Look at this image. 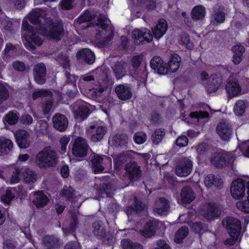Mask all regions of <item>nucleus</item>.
Masks as SVG:
<instances>
[{
    "label": "nucleus",
    "mask_w": 249,
    "mask_h": 249,
    "mask_svg": "<svg viewBox=\"0 0 249 249\" xmlns=\"http://www.w3.org/2000/svg\"><path fill=\"white\" fill-rule=\"evenodd\" d=\"M147 72L146 70V67H141L139 69L134 70L133 73V77L137 81L141 82H144L147 78Z\"/></svg>",
    "instance_id": "38"
},
{
    "label": "nucleus",
    "mask_w": 249,
    "mask_h": 249,
    "mask_svg": "<svg viewBox=\"0 0 249 249\" xmlns=\"http://www.w3.org/2000/svg\"><path fill=\"white\" fill-rule=\"evenodd\" d=\"M45 22L44 26L39 25L36 27L37 32L52 39L59 40L63 35L62 24L58 21L53 22L51 19H47Z\"/></svg>",
    "instance_id": "3"
},
{
    "label": "nucleus",
    "mask_w": 249,
    "mask_h": 249,
    "mask_svg": "<svg viewBox=\"0 0 249 249\" xmlns=\"http://www.w3.org/2000/svg\"><path fill=\"white\" fill-rule=\"evenodd\" d=\"M22 168L19 167H15L12 172V175L10 179L11 184L17 183L19 181V175L20 174Z\"/></svg>",
    "instance_id": "50"
},
{
    "label": "nucleus",
    "mask_w": 249,
    "mask_h": 249,
    "mask_svg": "<svg viewBox=\"0 0 249 249\" xmlns=\"http://www.w3.org/2000/svg\"><path fill=\"white\" fill-rule=\"evenodd\" d=\"M127 69V64L124 62H117L114 68V72L117 79L125 75Z\"/></svg>",
    "instance_id": "32"
},
{
    "label": "nucleus",
    "mask_w": 249,
    "mask_h": 249,
    "mask_svg": "<svg viewBox=\"0 0 249 249\" xmlns=\"http://www.w3.org/2000/svg\"><path fill=\"white\" fill-rule=\"evenodd\" d=\"M107 128L104 126L96 127L91 125L87 129V132L90 135V140L94 142L101 141L107 132Z\"/></svg>",
    "instance_id": "13"
},
{
    "label": "nucleus",
    "mask_w": 249,
    "mask_h": 249,
    "mask_svg": "<svg viewBox=\"0 0 249 249\" xmlns=\"http://www.w3.org/2000/svg\"><path fill=\"white\" fill-rule=\"evenodd\" d=\"M53 106V102L52 99L46 101L45 103H42L41 107L44 114H48L51 111Z\"/></svg>",
    "instance_id": "58"
},
{
    "label": "nucleus",
    "mask_w": 249,
    "mask_h": 249,
    "mask_svg": "<svg viewBox=\"0 0 249 249\" xmlns=\"http://www.w3.org/2000/svg\"><path fill=\"white\" fill-rule=\"evenodd\" d=\"M23 176L24 181L26 183H33L36 180V173L29 168L22 169Z\"/></svg>",
    "instance_id": "37"
},
{
    "label": "nucleus",
    "mask_w": 249,
    "mask_h": 249,
    "mask_svg": "<svg viewBox=\"0 0 249 249\" xmlns=\"http://www.w3.org/2000/svg\"><path fill=\"white\" fill-rule=\"evenodd\" d=\"M133 139L136 143L141 144L146 141L147 136L143 133H136L133 136Z\"/></svg>",
    "instance_id": "56"
},
{
    "label": "nucleus",
    "mask_w": 249,
    "mask_h": 249,
    "mask_svg": "<svg viewBox=\"0 0 249 249\" xmlns=\"http://www.w3.org/2000/svg\"><path fill=\"white\" fill-rule=\"evenodd\" d=\"M18 119V114L10 112L5 117V121L10 125L16 124Z\"/></svg>",
    "instance_id": "51"
},
{
    "label": "nucleus",
    "mask_w": 249,
    "mask_h": 249,
    "mask_svg": "<svg viewBox=\"0 0 249 249\" xmlns=\"http://www.w3.org/2000/svg\"><path fill=\"white\" fill-rule=\"evenodd\" d=\"M51 92L45 89L38 90L34 92L32 94V97L34 100H36L39 97H43L47 96H51Z\"/></svg>",
    "instance_id": "57"
},
{
    "label": "nucleus",
    "mask_w": 249,
    "mask_h": 249,
    "mask_svg": "<svg viewBox=\"0 0 249 249\" xmlns=\"http://www.w3.org/2000/svg\"><path fill=\"white\" fill-rule=\"evenodd\" d=\"M188 143V139L186 136L178 137L176 140V144L180 147L185 146Z\"/></svg>",
    "instance_id": "64"
},
{
    "label": "nucleus",
    "mask_w": 249,
    "mask_h": 249,
    "mask_svg": "<svg viewBox=\"0 0 249 249\" xmlns=\"http://www.w3.org/2000/svg\"><path fill=\"white\" fill-rule=\"evenodd\" d=\"M125 170L131 181H137L142 176L140 167L136 162H129L125 165Z\"/></svg>",
    "instance_id": "14"
},
{
    "label": "nucleus",
    "mask_w": 249,
    "mask_h": 249,
    "mask_svg": "<svg viewBox=\"0 0 249 249\" xmlns=\"http://www.w3.org/2000/svg\"><path fill=\"white\" fill-rule=\"evenodd\" d=\"M115 91L119 99L123 101L129 100L132 96L130 88L124 85H119L116 86Z\"/></svg>",
    "instance_id": "22"
},
{
    "label": "nucleus",
    "mask_w": 249,
    "mask_h": 249,
    "mask_svg": "<svg viewBox=\"0 0 249 249\" xmlns=\"http://www.w3.org/2000/svg\"><path fill=\"white\" fill-rule=\"evenodd\" d=\"M222 83V79L221 76L216 74L211 75L206 86L207 91L210 93L216 91Z\"/></svg>",
    "instance_id": "19"
},
{
    "label": "nucleus",
    "mask_w": 249,
    "mask_h": 249,
    "mask_svg": "<svg viewBox=\"0 0 249 249\" xmlns=\"http://www.w3.org/2000/svg\"><path fill=\"white\" fill-rule=\"evenodd\" d=\"M226 90L228 96L233 98L240 95L242 88L236 80L229 78L226 85Z\"/></svg>",
    "instance_id": "15"
},
{
    "label": "nucleus",
    "mask_w": 249,
    "mask_h": 249,
    "mask_svg": "<svg viewBox=\"0 0 249 249\" xmlns=\"http://www.w3.org/2000/svg\"><path fill=\"white\" fill-rule=\"evenodd\" d=\"M17 52L18 49L16 46L11 43H6L5 48L2 51V54L4 55L3 58L14 56L17 54Z\"/></svg>",
    "instance_id": "41"
},
{
    "label": "nucleus",
    "mask_w": 249,
    "mask_h": 249,
    "mask_svg": "<svg viewBox=\"0 0 249 249\" xmlns=\"http://www.w3.org/2000/svg\"><path fill=\"white\" fill-rule=\"evenodd\" d=\"M37 234L42 238L44 249H59L60 243L59 239L53 235L44 234L42 230H38Z\"/></svg>",
    "instance_id": "7"
},
{
    "label": "nucleus",
    "mask_w": 249,
    "mask_h": 249,
    "mask_svg": "<svg viewBox=\"0 0 249 249\" xmlns=\"http://www.w3.org/2000/svg\"><path fill=\"white\" fill-rule=\"evenodd\" d=\"M157 229V223L155 220L147 222L144 230H140V233L144 237H149L155 234Z\"/></svg>",
    "instance_id": "27"
},
{
    "label": "nucleus",
    "mask_w": 249,
    "mask_h": 249,
    "mask_svg": "<svg viewBox=\"0 0 249 249\" xmlns=\"http://www.w3.org/2000/svg\"><path fill=\"white\" fill-rule=\"evenodd\" d=\"M220 214V211L214 204H209L207 207V211L204 213V217L207 219H210L213 217H217Z\"/></svg>",
    "instance_id": "34"
},
{
    "label": "nucleus",
    "mask_w": 249,
    "mask_h": 249,
    "mask_svg": "<svg viewBox=\"0 0 249 249\" xmlns=\"http://www.w3.org/2000/svg\"><path fill=\"white\" fill-rule=\"evenodd\" d=\"M73 0H62L60 2L61 8L64 10L71 9L73 7Z\"/></svg>",
    "instance_id": "61"
},
{
    "label": "nucleus",
    "mask_w": 249,
    "mask_h": 249,
    "mask_svg": "<svg viewBox=\"0 0 249 249\" xmlns=\"http://www.w3.org/2000/svg\"><path fill=\"white\" fill-rule=\"evenodd\" d=\"M121 243L123 249H143L142 246L141 244L133 242L128 239H123Z\"/></svg>",
    "instance_id": "44"
},
{
    "label": "nucleus",
    "mask_w": 249,
    "mask_h": 249,
    "mask_svg": "<svg viewBox=\"0 0 249 249\" xmlns=\"http://www.w3.org/2000/svg\"><path fill=\"white\" fill-rule=\"evenodd\" d=\"M245 50L244 47L241 45H237L234 47L233 62L235 64L237 65L242 61Z\"/></svg>",
    "instance_id": "35"
},
{
    "label": "nucleus",
    "mask_w": 249,
    "mask_h": 249,
    "mask_svg": "<svg viewBox=\"0 0 249 249\" xmlns=\"http://www.w3.org/2000/svg\"><path fill=\"white\" fill-rule=\"evenodd\" d=\"M247 108V103L243 100L237 101L234 106L233 111L236 115L241 116Z\"/></svg>",
    "instance_id": "42"
},
{
    "label": "nucleus",
    "mask_w": 249,
    "mask_h": 249,
    "mask_svg": "<svg viewBox=\"0 0 249 249\" xmlns=\"http://www.w3.org/2000/svg\"><path fill=\"white\" fill-rule=\"evenodd\" d=\"M104 90L105 89L103 87H99L89 89L88 93L91 98L96 99L101 96Z\"/></svg>",
    "instance_id": "49"
},
{
    "label": "nucleus",
    "mask_w": 249,
    "mask_h": 249,
    "mask_svg": "<svg viewBox=\"0 0 249 249\" xmlns=\"http://www.w3.org/2000/svg\"><path fill=\"white\" fill-rule=\"evenodd\" d=\"M248 184L247 199L236 203L237 208L246 213H249V182H248Z\"/></svg>",
    "instance_id": "46"
},
{
    "label": "nucleus",
    "mask_w": 249,
    "mask_h": 249,
    "mask_svg": "<svg viewBox=\"0 0 249 249\" xmlns=\"http://www.w3.org/2000/svg\"><path fill=\"white\" fill-rule=\"evenodd\" d=\"M110 159L106 156L102 157L99 155H94L91 159L92 168L95 173H99L104 169L105 163L110 161Z\"/></svg>",
    "instance_id": "17"
},
{
    "label": "nucleus",
    "mask_w": 249,
    "mask_h": 249,
    "mask_svg": "<svg viewBox=\"0 0 249 249\" xmlns=\"http://www.w3.org/2000/svg\"><path fill=\"white\" fill-rule=\"evenodd\" d=\"M34 196L35 198L33 200V203L37 208L44 207L49 202V198L42 191L36 192Z\"/></svg>",
    "instance_id": "26"
},
{
    "label": "nucleus",
    "mask_w": 249,
    "mask_h": 249,
    "mask_svg": "<svg viewBox=\"0 0 249 249\" xmlns=\"http://www.w3.org/2000/svg\"><path fill=\"white\" fill-rule=\"evenodd\" d=\"M128 138L126 134H116L113 137V144L117 147L125 146L127 143Z\"/></svg>",
    "instance_id": "39"
},
{
    "label": "nucleus",
    "mask_w": 249,
    "mask_h": 249,
    "mask_svg": "<svg viewBox=\"0 0 249 249\" xmlns=\"http://www.w3.org/2000/svg\"><path fill=\"white\" fill-rule=\"evenodd\" d=\"M225 13L221 10L215 11L213 16L212 22L217 24L223 23L225 20Z\"/></svg>",
    "instance_id": "48"
},
{
    "label": "nucleus",
    "mask_w": 249,
    "mask_h": 249,
    "mask_svg": "<svg viewBox=\"0 0 249 249\" xmlns=\"http://www.w3.org/2000/svg\"><path fill=\"white\" fill-rule=\"evenodd\" d=\"M233 129L231 124L227 121L222 120L217 124L216 132L221 139L228 141L232 134Z\"/></svg>",
    "instance_id": "8"
},
{
    "label": "nucleus",
    "mask_w": 249,
    "mask_h": 249,
    "mask_svg": "<svg viewBox=\"0 0 249 249\" xmlns=\"http://www.w3.org/2000/svg\"><path fill=\"white\" fill-rule=\"evenodd\" d=\"M209 115V113L207 111H202L192 112L189 114V116L191 118L196 119L197 121L199 119L208 118Z\"/></svg>",
    "instance_id": "55"
},
{
    "label": "nucleus",
    "mask_w": 249,
    "mask_h": 249,
    "mask_svg": "<svg viewBox=\"0 0 249 249\" xmlns=\"http://www.w3.org/2000/svg\"><path fill=\"white\" fill-rule=\"evenodd\" d=\"M205 15V8L201 5L195 6L193 8L191 12L192 18L195 21L202 19L204 17Z\"/></svg>",
    "instance_id": "36"
},
{
    "label": "nucleus",
    "mask_w": 249,
    "mask_h": 249,
    "mask_svg": "<svg viewBox=\"0 0 249 249\" xmlns=\"http://www.w3.org/2000/svg\"><path fill=\"white\" fill-rule=\"evenodd\" d=\"M56 60L64 69H67L69 68L70 60L68 56L66 54L59 55Z\"/></svg>",
    "instance_id": "52"
},
{
    "label": "nucleus",
    "mask_w": 249,
    "mask_h": 249,
    "mask_svg": "<svg viewBox=\"0 0 249 249\" xmlns=\"http://www.w3.org/2000/svg\"><path fill=\"white\" fill-rule=\"evenodd\" d=\"M53 127L59 131H65L68 125V120L66 117L62 114L56 113L53 117Z\"/></svg>",
    "instance_id": "18"
},
{
    "label": "nucleus",
    "mask_w": 249,
    "mask_h": 249,
    "mask_svg": "<svg viewBox=\"0 0 249 249\" xmlns=\"http://www.w3.org/2000/svg\"><path fill=\"white\" fill-rule=\"evenodd\" d=\"M9 97V92L6 88L0 83V105L6 101Z\"/></svg>",
    "instance_id": "53"
},
{
    "label": "nucleus",
    "mask_w": 249,
    "mask_h": 249,
    "mask_svg": "<svg viewBox=\"0 0 249 249\" xmlns=\"http://www.w3.org/2000/svg\"><path fill=\"white\" fill-rule=\"evenodd\" d=\"M142 61V57L140 55L134 56L131 60L132 66L135 70L139 69Z\"/></svg>",
    "instance_id": "63"
},
{
    "label": "nucleus",
    "mask_w": 249,
    "mask_h": 249,
    "mask_svg": "<svg viewBox=\"0 0 249 249\" xmlns=\"http://www.w3.org/2000/svg\"><path fill=\"white\" fill-rule=\"evenodd\" d=\"M165 135V131L164 129L159 128L155 131L154 134L152 136L153 142L158 144L159 143Z\"/></svg>",
    "instance_id": "47"
},
{
    "label": "nucleus",
    "mask_w": 249,
    "mask_h": 249,
    "mask_svg": "<svg viewBox=\"0 0 249 249\" xmlns=\"http://www.w3.org/2000/svg\"><path fill=\"white\" fill-rule=\"evenodd\" d=\"M132 36L136 44L140 45L145 43L151 42L153 38V36L150 31L144 28L142 30L136 29L132 32Z\"/></svg>",
    "instance_id": "6"
},
{
    "label": "nucleus",
    "mask_w": 249,
    "mask_h": 249,
    "mask_svg": "<svg viewBox=\"0 0 249 249\" xmlns=\"http://www.w3.org/2000/svg\"><path fill=\"white\" fill-rule=\"evenodd\" d=\"M179 43L189 49H191L194 47L193 43L190 41L189 36L187 34H183L181 36Z\"/></svg>",
    "instance_id": "54"
},
{
    "label": "nucleus",
    "mask_w": 249,
    "mask_h": 249,
    "mask_svg": "<svg viewBox=\"0 0 249 249\" xmlns=\"http://www.w3.org/2000/svg\"><path fill=\"white\" fill-rule=\"evenodd\" d=\"M45 15L44 12L39 9H36L32 11L29 14V19L31 22L34 24L39 25L41 22L40 18Z\"/></svg>",
    "instance_id": "33"
},
{
    "label": "nucleus",
    "mask_w": 249,
    "mask_h": 249,
    "mask_svg": "<svg viewBox=\"0 0 249 249\" xmlns=\"http://www.w3.org/2000/svg\"><path fill=\"white\" fill-rule=\"evenodd\" d=\"M245 182L241 178H237L232 181L231 186V196L236 199L242 198L245 195Z\"/></svg>",
    "instance_id": "10"
},
{
    "label": "nucleus",
    "mask_w": 249,
    "mask_h": 249,
    "mask_svg": "<svg viewBox=\"0 0 249 249\" xmlns=\"http://www.w3.org/2000/svg\"><path fill=\"white\" fill-rule=\"evenodd\" d=\"M13 143L11 140L6 138L0 139V156L7 155L12 150Z\"/></svg>",
    "instance_id": "30"
},
{
    "label": "nucleus",
    "mask_w": 249,
    "mask_h": 249,
    "mask_svg": "<svg viewBox=\"0 0 249 249\" xmlns=\"http://www.w3.org/2000/svg\"><path fill=\"white\" fill-rule=\"evenodd\" d=\"M34 79L38 84H43L46 82V69L45 65L38 63L34 68Z\"/></svg>",
    "instance_id": "16"
},
{
    "label": "nucleus",
    "mask_w": 249,
    "mask_h": 249,
    "mask_svg": "<svg viewBox=\"0 0 249 249\" xmlns=\"http://www.w3.org/2000/svg\"><path fill=\"white\" fill-rule=\"evenodd\" d=\"M89 113L88 107L84 105H80L77 109L73 111L74 116L76 119L84 120L86 119Z\"/></svg>",
    "instance_id": "40"
},
{
    "label": "nucleus",
    "mask_w": 249,
    "mask_h": 249,
    "mask_svg": "<svg viewBox=\"0 0 249 249\" xmlns=\"http://www.w3.org/2000/svg\"><path fill=\"white\" fill-rule=\"evenodd\" d=\"M222 224L229 234H240L241 224L238 219L233 217H227L223 220Z\"/></svg>",
    "instance_id": "11"
},
{
    "label": "nucleus",
    "mask_w": 249,
    "mask_h": 249,
    "mask_svg": "<svg viewBox=\"0 0 249 249\" xmlns=\"http://www.w3.org/2000/svg\"><path fill=\"white\" fill-rule=\"evenodd\" d=\"M167 23L163 18L159 20L156 26L152 28L153 36L156 38L159 39L164 35L167 31Z\"/></svg>",
    "instance_id": "25"
},
{
    "label": "nucleus",
    "mask_w": 249,
    "mask_h": 249,
    "mask_svg": "<svg viewBox=\"0 0 249 249\" xmlns=\"http://www.w3.org/2000/svg\"><path fill=\"white\" fill-rule=\"evenodd\" d=\"M180 61L181 58L178 54H172L168 62V71L172 72L177 71L179 67Z\"/></svg>",
    "instance_id": "31"
},
{
    "label": "nucleus",
    "mask_w": 249,
    "mask_h": 249,
    "mask_svg": "<svg viewBox=\"0 0 249 249\" xmlns=\"http://www.w3.org/2000/svg\"><path fill=\"white\" fill-rule=\"evenodd\" d=\"M150 66L152 69L160 74H166L168 71L167 68L163 65V61L159 56H155L150 62Z\"/></svg>",
    "instance_id": "24"
},
{
    "label": "nucleus",
    "mask_w": 249,
    "mask_h": 249,
    "mask_svg": "<svg viewBox=\"0 0 249 249\" xmlns=\"http://www.w3.org/2000/svg\"><path fill=\"white\" fill-rule=\"evenodd\" d=\"M108 185L106 183H102L100 185V187L98 190L99 194L103 197L105 196H108L109 193Z\"/></svg>",
    "instance_id": "62"
},
{
    "label": "nucleus",
    "mask_w": 249,
    "mask_h": 249,
    "mask_svg": "<svg viewBox=\"0 0 249 249\" xmlns=\"http://www.w3.org/2000/svg\"><path fill=\"white\" fill-rule=\"evenodd\" d=\"M77 58L88 64H92L95 60L93 53L89 49L85 48L79 51L76 54Z\"/></svg>",
    "instance_id": "20"
},
{
    "label": "nucleus",
    "mask_w": 249,
    "mask_h": 249,
    "mask_svg": "<svg viewBox=\"0 0 249 249\" xmlns=\"http://www.w3.org/2000/svg\"><path fill=\"white\" fill-rule=\"evenodd\" d=\"M105 229L103 224L100 221L93 224V233L96 236L101 237L105 234Z\"/></svg>",
    "instance_id": "45"
},
{
    "label": "nucleus",
    "mask_w": 249,
    "mask_h": 249,
    "mask_svg": "<svg viewBox=\"0 0 249 249\" xmlns=\"http://www.w3.org/2000/svg\"><path fill=\"white\" fill-rule=\"evenodd\" d=\"M22 25L23 29L27 32V36H29L25 44L26 48L29 50H34L35 47L33 43L36 45L40 46L42 43V39L37 33L32 30L33 27L29 25L28 21L23 20Z\"/></svg>",
    "instance_id": "4"
},
{
    "label": "nucleus",
    "mask_w": 249,
    "mask_h": 249,
    "mask_svg": "<svg viewBox=\"0 0 249 249\" xmlns=\"http://www.w3.org/2000/svg\"><path fill=\"white\" fill-rule=\"evenodd\" d=\"M234 159L232 154L215 153L211 159V163L217 167L226 166L233 161Z\"/></svg>",
    "instance_id": "5"
},
{
    "label": "nucleus",
    "mask_w": 249,
    "mask_h": 249,
    "mask_svg": "<svg viewBox=\"0 0 249 249\" xmlns=\"http://www.w3.org/2000/svg\"><path fill=\"white\" fill-rule=\"evenodd\" d=\"M29 133L24 130H20L17 132L16 138L18 146L20 148H27L29 147L31 142L29 140Z\"/></svg>",
    "instance_id": "21"
},
{
    "label": "nucleus",
    "mask_w": 249,
    "mask_h": 249,
    "mask_svg": "<svg viewBox=\"0 0 249 249\" xmlns=\"http://www.w3.org/2000/svg\"><path fill=\"white\" fill-rule=\"evenodd\" d=\"M15 191L14 188H11L6 190L5 195L3 196V200L5 203H8L15 197Z\"/></svg>",
    "instance_id": "60"
},
{
    "label": "nucleus",
    "mask_w": 249,
    "mask_h": 249,
    "mask_svg": "<svg viewBox=\"0 0 249 249\" xmlns=\"http://www.w3.org/2000/svg\"><path fill=\"white\" fill-rule=\"evenodd\" d=\"M192 161L187 158H184L178 163L176 167V174L181 177L188 176L192 170Z\"/></svg>",
    "instance_id": "12"
},
{
    "label": "nucleus",
    "mask_w": 249,
    "mask_h": 249,
    "mask_svg": "<svg viewBox=\"0 0 249 249\" xmlns=\"http://www.w3.org/2000/svg\"><path fill=\"white\" fill-rule=\"evenodd\" d=\"M92 21L88 26L97 27L101 30H99L97 35L104 36L101 41L103 45L108 44L114 36V29L110 22L105 16L101 15L99 11L87 10L77 19V22L82 23L85 22Z\"/></svg>",
    "instance_id": "1"
},
{
    "label": "nucleus",
    "mask_w": 249,
    "mask_h": 249,
    "mask_svg": "<svg viewBox=\"0 0 249 249\" xmlns=\"http://www.w3.org/2000/svg\"><path fill=\"white\" fill-rule=\"evenodd\" d=\"M89 146L87 141L82 138H77L74 142L72 152L76 157L82 158L87 155Z\"/></svg>",
    "instance_id": "9"
},
{
    "label": "nucleus",
    "mask_w": 249,
    "mask_h": 249,
    "mask_svg": "<svg viewBox=\"0 0 249 249\" xmlns=\"http://www.w3.org/2000/svg\"><path fill=\"white\" fill-rule=\"evenodd\" d=\"M189 230L187 227L185 226L182 227L177 231L175 235V242L178 244L182 243V240L187 236Z\"/></svg>",
    "instance_id": "43"
},
{
    "label": "nucleus",
    "mask_w": 249,
    "mask_h": 249,
    "mask_svg": "<svg viewBox=\"0 0 249 249\" xmlns=\"http://www.w3.org/2000/svg\"><path fill=\"white\" fill-rule=\"evenodd\" d=\"M59 162L56 152L50 146H46L36 155L35 163L40 169H46L55 167Z\"/></svg>",
    "instance_id": "2"
},
{
    "label": "nucleus",
    "mask_w": 249,
    "mask_h": 249,
    "mask_svg": "<svg viewBox=\"0 0 249 249\" xmlns=\"http://www.w3.org/2000/svg\"><path fill=\"white\" fill-rule=\"evenodd\" d=\"M181 199L183 203H189L195 198V194L192 189L189 187H184L182 189Z\"/></svg>",
    "instance_id": "29"
},
{
    "label": "nucleus",
    "mask_w": 249,
    "mask_h": 249,
    "mask_svg": "<svg viewBox=\"0 0 249 249\" xmlns=\"http://www.w3.org/2000/svg\"><path fill=\"white\" fill-rule=\"evenodd\" d=\"M204 184L207 187H210L212 185L218 189L222 188L223 181L219 177H215L213 174L208 175L204 179Z\"/></svg>",
    "instance_id": "28"
},
{
    "label": "nucleus",
    "mask_w": 249,
    "mask_h": 249,
    "mask_svg": "<svg viewBox=\"0 0 249 249\" xmlns=\"http://www.w3.org/2000/svg\"><path fill=\"white\" fill-rule=\"evenodd\" d=\"M168 201L164 198H161L156 201L154 212L160 215H165L169 210Z\"/></svg>",
    "instance_id": "23"
},
{
    "label": "nucleus",
    "mask_w": 249,
    "mask_h": 249,
    "mask_svg": "<svg viewBox=\"0 0 249 249\" xmlns=\"http://www.w3.org/2000/svg\"><path fill=\"white\" fill-rule=\"evenodd\" d=\"M70 141V137L69 136L65 135L60 138L59 142L61 144V153L63 154L66 152V147Z\"/></svg>",
    "instance_id": "59"
}]
</instances>
